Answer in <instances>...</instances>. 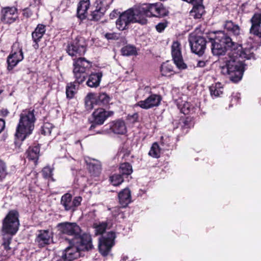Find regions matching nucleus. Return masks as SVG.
<instances>
[{"label": "nucleus", "instance_id": "nucleus-1", "mask_svg": "<svg viewBox=\"0 0 261 261\" xmlns=\"http://www.w3.org/2000/svg\"><path fill=\"white\" fill-rule=\"evenodd\" d=\"M241 59H255V55L251 48H243L238 44V48L228 54V57L221 60V72L227 75L231 81L237 83L242 79L245 70V65Z\"/></svg>", "mask_w": 261, "mask_h": 261}, {"label": "nucleus", "instance_id": "nucleus-2", "mask_svg": "<svg viewBox=\"0 0 261 261\" xmlns=\"http://www.w3.org/2000/svg\"><path fill=\"white\" fill-rule=\"evenodd\" d=\"M19 213L16 210L9 211L3 220L2 233L3 234L2 246L5 250L11 253L13 252L10 246L12 236L18 230L19 226Z\"/></svg>", "mask_w": 261, "mask_h": 261}, {"label": "nucleus", "instance_id": "nucleus-3", "mask_svg": "<svg viewBox=\"0 0 261 261\" xmlns=\"http://www.w3.org/2000/svg\"><path fill=\"white\" fill-rule=\"evenodd\" d=\"M69 245L63 251L62 258L64 261H71L80 256V251L88 250L93 247L91 237L83 233V237L68 239Z\"/></svg>", "mask_w": 261, "mask_h": 261}, {"label": "nucleus", "instance_id": "nucleus-4", "mask_svg": "<svg viewBox=\"0 0 261 261\" xmlns=\"http://www.w3.org/2000/svg\"><path fill=\"white\" fill-rule=\"evenodd\" d=\"M208 40L211 43V50L214 56L223 55L228 50L232 53L238 48V44L223 31L211 33Z\"/></svg>", "mask_w": 261, "mask_h": 261}, {"label": "nucleus", "instance_id": "nucleus-5", "mask_svg": "<svg viewBox=\"0 0 261 261\" xmlns=\"http://www.w3.org/2000/svg\"><path fill=\"white\" fill-rule=\"evenodd\" d=\"M34 112V110H25L20 115L15 136L21 141H23L27 136L31 135L34 128L36 118Z\"/></svg>", "mask_w": 261, "mask_h": 261}, {"label": "nucleus", "instance_id": "nucleus-6", "mask_svg": "<svg viewBox=\"0 0 261 261\" xmlns=\"http://www.w3.org/2000/svg\"><path fill=\"white\" fill-rule=\"evenodd\" d=\"M73 73L74 77L79 83H82L86 79L87 73L91 67V63L85 58L78 57L77 59H73Z\"/></svg>", "mask_w": 261, "mask_h": 261}, {"label": "nucleus", "instance_id": "nucleus-7", "mask_svg": "<svg viewBox=\"0 0 261 261\" xmlns=\"http://www.w3.org/2000/svg\"><path fill=\"white\" fill-rule=\"evenodd\" d=\"M87 45L85 39L82 37L77 36L68 43L66 50L71 57L77 58L85 54Z\"/></svg>", "mask_w": 261, "mask_h": 261}, {"label": "nucleus", "instance_id": "nucleus-8", "mask_svg": "<svg viewBox=\"0 0 261 261\" xmlns=\"http://www.w3.org/2000/svg\"><path fill=\"white\" fill-rule=\"evenodd\" d=\"M110 100V97L106 93L99 94L89 93L85 98V102L87 109L90 110L94 108V105L107 107Z\"/></svg>", "mask_w": 261, "mask_h": 261}, {"label": "nucleus", "instance_id": "nucleus-9", "mask_svg": "<svg viewBox=\"0 0 261 261\" xmlns=\"http://www.w3.org/2000/svg\"><path fill=\"white\" fill-rule=\"evenodd\" d=\"M208 37L210 35L201 36L191 34L189 37V41L192 51L199 56L202 55L206 49Z\"/></svg>", "mask_w": 261, "mask_h": 261}, {"label": "nucleus", "instance_id": "nucleus-10", "mask_svg": "<svg viewBox=\"0 0 261 261\" xmlns=\"http://www.w3.org/2000/svg\"><path fill=\"white\" fill-rule=\"evenodd\" d=\"M143 5L149 18L164 17L168 15L169 11L160 3H144Z\"/></svg>", "mask_w": 261, "mask_h": 261}, {"label": "nucleus", "instance_id": "nucleus-11", "mask_svg": "<svg viewBox=\"0 0 261 261\" xmlns=\"http://www.w3.org/2000/svg\"><path fill=\"white\" fill-rule=\"evenodd\" d=\"M115 238V233L110 231L99 238L98 248L102 255L106 256L108 254L114 244V241Z\"/></svg>", "mask_w": 261, "mask_h": 261}, {"label": "nucleus", "instance_id": "nucleus-12", "mask_svg": "<svg viewBox=\"0 0 261 261\" xmlns=\"http://www.w3.org/2000/svg\"><path fill=\"white\" fill-rule=\"evenodd\" d=\"M132 17L133 23H137L142 25L148 23L147 15L143 4L129 9Z\"/></svg>", "mask_w": 261, "mask_h": 261}, {"label": "nucleus", "instance_id": "nucleus-13", "mask_svg": "<svg viewBox=\"0 0 261 261\" xmlns=\"http://www.w3.org/2000/svg\"><path fill=\"white\" fill-rule=\"evenodd\" d=\"M57 227L61 233L72 236V239L83 237L81 234L80 227L75 223H61L58 224Z\"/></svg>", "mask_w": 261, "mask_h": 261}, {"label": "nucleus", "instance_id": "nucleus-14", "mask_svg": "<svg viewBox=\"0 0 261 261\" xmlns=\"http://www.w3.org/2000/svg\"><path fill=\"white\" fill-rule=\"evenodd\" d=\"M82 198L81 196H76L72 199V196L69 193L63 195L61 199V204L64 207L66 211H74L82 202Z\"/></svg>", "mask_w": 261, "mask_h": 261}, {"label": "nucleus", "instance_id": "nucleus-15", "mask_svg": "<svg viewBox=\"0 0 261 261\" xmlns=\"http://www.w3.org/2000/svg\"><path fill=\"white\" fill-rule=\"evenodd\" d=\"M171 54L174 63L180 70L185 69L187 68L186 64L184 62L181 52L180 44L178 41L173 42L171 46Z\"/></svg>", "mask_w": 261, "mask_h": 261}, {"label": "nucleus", "instance_id": "nucleus-16", "mask_svg": "<svg viewBox=\"0 0 261 261\" xmlns=\"http://www.w3.org/2000/svg\"><path fill=\"white\" fill-rule=\"evenodd\" d=\"M113 114V112L107 111L103 108L96 109L92 114L93 120L89 129L91 130L94 128L96 125L103 124L106 120Z\"/></svg>", "mask_w": 261, "mask_h": 261}, {"label": "nucleus", "instance_id": "nucleus-17", "mask_svg": "<svg viewBox=\"0 0 261 261\" xmlns=\"http://www.w3.org/2000/svg\"><path fill=\"white\" fill-rule=\"evenodd\" d=\"M110 2L106 0H97L95 2V9L92 12L91 20L98 21L104 15L109 7Z\"/></svg>", "mask_w": 261, "mask_h": 261}, {"label": "nucleus", "instance_id": "nucleus-18", "mask_svg": "<svg viewBox=\"0 0 261 261\" xmlns=\"http://www.w3.org/2000/svg\"><path fill=\"white\" fill-rule=\"evenodd\" d=\"M162 97L160 95L152 94L145 100L138 102L136 105L143 109L147 110L159 106Z\"/></svg>", "mask_w": 261, "mask_h": 261}, {"label": "nucleus", "instance_id": "nucleus-19", "mask_svg": "<svg viewBox=\"0 0 261 261\" xmlns=\"http://www.w3.org/2000/svg\"><path fill=\"white\" fill-rule=\"evenodd\" d=\"M1 20L7 23H12L17 18V9L15 7H7L1 10Z\"/></svg>", "mask_w": 261, "mask_h": 261}, {"label": "nucleus", "instance_id": "nucleus-20", "mask_svg": "<svg viewBox=\"0 0 261 261\" xmlns=\"http://www.w3.org/2000/svg\"><path fill=\"white\" fill-rule=\"evenodd\" d=\"M133 23L132 17L129 9L119 15L116 21L117 28L121 31H123L128 28L130 23Z\"/></svg>", "mask_w": 261, "mask_h": 261}, {"label": "nucleus", "instance_id": "nucleus-21", "mask_svg": "<svg viewBox=\"0 0 261 261\" xmlns=\"http://www.w3.org/2000/svg\"><path fill=\"white\" fill-rule=\"evenodd\" d=\"M53 238V233L49 230H38L35 239L36 243L39 247H43L49 244Z\"/></svg>", "mask_w": 261, "mask_h": 261}, {"label": "nucleus", "instance_id": "nucleus-22", "mask_svg": "<svg viewBox=\"0 0 261 261\" xmlns=\"http://www.w3.org/2000/svg\"><path fill=\"white\" fill-rule=\"evenodd\" d=\"M250 22V33L261 39V13H255L251 18Z\"/></svg>", "mask_w": 261, "mask_h": 261}, {"label": "nucleus", "instance_id": "nucleus-23", "mask_svg": "<svg viewBox=\"0 0 261 261\" xmlns=\"http://www.w3.org/2000/svg\"><path fill=\"white\" fill-rule=\"evenodd\" d=\"M23 59V53L21 49H18L17 51L12 53L7 58V69L11 70L16 65Z\"/></svg>", "mask_w": 261, "mask_h": 261}, {"label": "nucleus", "instance_id": "nucleus-24", "mask_svg": "<svg viewBox=\"0 0 261 261\" xmlns=\"http://www.w3.org/2000/svg\"><path fill=\"white\" fill-rule=\"evenodd\" d=\"M202 0L200 2L195 1L194 3H190L193 4V9L191 10L190 15L194 18L198 19L201 17L204 13V7L202 4Z\"/></svg>", "mask_w": 261, "mask_h": 261}, {"label": "nucleus", "instance_id": "nucleus-25", "mask_svg": "<svg viewBox=\"0 0 261 261\" xmlns=\"http://www.w3.org/2000/svg\"><path fill=\"white\" fill-rule=\"evenodd\" d=\"M110 126L112 132L115 134L123 135L126 132V127L122 120L118 119L113 121Z\"/></svg>", "mask_w": 261, "mask_h": 261}, {"label": "nucleus", "instance_id": "nucleus-26", "mask_svg": "<svg viewBox=\"0 0 261 261\" xmlns=\"http://www.w3.org/2000/svg\"><path fill=\"white\" fill-rule=\"evenodd\" d=\"M119 201L122 207H126L131 202V194L129 189L125 188L118 193Z\"/></svg>", "mask_w": 261, "mask_h": 261}, {"label": "nucleus", "instance_id": "nucleus-27", "mask_svg": "<svg viewBox=\"0 0 261 261\" xmlns=\"http://www.w3.org/2000/svg\"><path fill=\"white\" fill-rule=\"evenodd\" d=\"M102 73L101 72L91 73L86 82L87 85L91 88H97L99 86Z\"/></svg>", "mask_w": 261, "mask_h": 261}, {"label": "nucleus", "instance_id": "nucleus-28", "mask_svg": "<svg viewBox=\"0 0 261 261\" xmlns=\"http://www.w3.org/2000/svg\"><path fill=\"white\" fill-rule=\"evenodd\" d=\"M40 146L39 145L30 147L26 152L27 157L29 160L33 161L36 165L40 155Z\"/></svg>", "mask_w": 261, "mask_h": 261}, {"label": "nucleus", "instance_id": "nucleus-29", "mask_svg": "<svg viewBox=\"0 0 261 261\" xmlns=\"http://www.w3.org/2000/svg\"><path fill=\"white\" fill-rule=\"evenodd\" d=\"M89 0L81 1L77 8V15L81 19L85 18V14L87 13L90 6Z\"/></svg>", "mask_w": 261, "mask_h": 261}, {"label": "nucleus", "instance_id": "nucleus-30", "mask_svg": "<svg viewBox=\"0 0 261 261\" xmlns=\"http://www.w3.org/2000/svg\"><path fill=\"white\" fill-rule=\"evenodd\" d=\"M160 70L163 76H169L176 73L174 70L173 65L172 63L169 61H167L162 64Z\"/></svg>", "mask_w": 261, "mask_h": 261}, {"label": "nucleus", "instance_id": "nucleus-31", "mask_svg": "<svg viewBox=\"0 0 261 261\" xmlns=\"http://www.w3.org/2000/svg\"><path fill=\"white\" fill-rule=\"evenodd\" d=\"M89 172L94 176H97L100 172L101 165L98 161L93 160L89 163L86 161Z\"/></svg>", "mask_w": 261, "mask_h": 261}, {"label": "nucleus", "instance_id": "nucleus-32", "mask_svg": "<svg viewBox=\"0 0 261 261\" xmlns=\"http://www.w3.org/2000/svg\"><path fill=\"white\" fill-rule=\"evenodd\" d=\"M45 32V27L43 24H39L35 31L32 33V36L34 41H40Z\"/></svg>", "mask_w": 261, "mask_h": 261}, {"label": "nucleus", "instance_id": "nucleus-33", "mask_svg": "<svg viewBox=\"0 0 261 261\" xmlns=\"http://www.w3.org/2000/svg\"><path fill=\"white\" fill-rule=\"evenodd\" d=\"M178 107L180 112L185 115L194 113L196 109H197V108L187 101L182 102L181 104H178Z\"/></svg>", "mask_w": 261, "mask_h": 261}, {"label": "nucleus", "instance_id": "nucleus-34", "mask_svg": "<svg viewBox=\"0 0 261 261\" xmlns=\"http://www.w3.org/2000/svg\"><path fill=\"white\" fill-rule=\"evenodd\" d=\"M119 173L125 178L130 175L133 172L132 165L128 163L121 164L119 168Z\"/></svg>", "mask_w": 261, "mask_h": 261}, {"label": "nucleus", "instance_id": "nucleus-35", "mask_svg": "<svg viewBox=\"0 0 261 261\" xmlns=\"http://www.w3.org/2000/svg\"><path fill=\"white\" fill-rule=\"evenodd\" d=\"M80 84L75 80L73 83H70L67 86L66 93L67 98H72L73 97Z\"/></svg>", "mask_w": 261, "mask_h": 261}, {"label": "nucleus", "instance_id": "nucleus-36", "mask_svg": "<svg viewBox=\"0 0 261 261\" xmlns=\"http://www.w3.org/2000/svg\"><path fill=\"white\" fill-rule=\"evenodd\" d=\"M222 87L221 84L217 83L215 85H213L210 87V91L212 96L218 97L222 94Z\"/></svg>", "mask_w": 261, "mask_h": 261}, {"label": "nucleus", "instance_id": "nucleus-37", "mask_svg": "<svg viewBox=\"0 0 261 261\" xmlns=\"http://www.w3.org/2000/svg\"><path fill=\"white\" fill-rule=\"evenodd\" d=\"M111 183L114 186L120 185L124 180V177L120 173L114 174L110 177Z\"/></svg>", "mask_w": 261, "mask_h": 261}, {"label": "nucleus", "instance_id": "nucleus-38", "mask_svg": "<svg viewBox=\"0 0 261 261\" xmlns=\"http://www.w3.org/2000/svg\"><path fill=\"white\" fill-rule=\"evenodd\" d=\"M148 154L154 158H159L160 156V148L156 142L153 143L149 151Z\"/></svg>", "mask_w": 261, "mask_h": 261}, {"label": "nucleus", "instance_id": "nucleus-39", "mask_svg": "<svg viewBox=\"0 0 261 261\" xmlns=\"http://www.w3.org/2000/svg\"><path fill=\"white\" fill-rule=\"evenodd\" d=\"M136 48L133 46L127 45L121 49V53L123 56H133L136 54Z\"/></svg>", "mask_w": 261, "mask_h": 261}, {"label": "nucleus", "instance_id": "nucleus-40", "mask_svg": "<svg viewBox=\"0 0 261 261\" xmlns=\"http://www.w3.org/2000/svg\"><path fill=\"white\" fill-rule=\"evenodd\" d=\"M8 174L5 163L0 160V181H2Z\"/></svg>", "mask_w": 261, "mask_h": 261}, {"label": "nucleus", "instance_id": "nucleus-41", "mask_svg": "<svg viewBox=\"0 0 261 261\" xmlns=\"http://www.w3.org/2000/svg\"><path fill=\"white\" fill-rule=\"evenodd\" d=\"M108 224L106 222H102L100 223L98 225L95 227V234H102L105 231Z\"/></svg>", "mask_w": 261, "mask_h": 261}, {"label": "nucleus", "instance_id": "nucleus-42", "mask_svg": "<svg viewBox=\"0 0 261 261\" xmlns=\"http://www.w3.org/2000/svg\"><path fill=\"white\" fill-rule=\"evenodd\" d=\"M42 172L44 178H49L53 175V169L50 167L47 166L43 169Z\"/></svg>", "mask_w": 261, "mask_h": 261}, {"label": "nucleus", "instance_id": "nucleus-43", "mask_svg": "<svg viewBox=\"0 0 261 261\" xmlns=\"http://www.w3.org/2000/svg\"><path fill=\"white\" fill-rule=\"evenodd\" d=\"M167 25L168 21L167 20H164L156 24L155 28L158 32H162L167 27Z\"/></svg>", "mask_w": 261, "mask_h": 261}, {"label": "nucleus", "instance_id": "nucleus-44", "mask_svg": "<svg viewBox=\"0 0 261 261\" xmlns=\"http://www.w3.org/2000/svg\"><path fill=\"white\" fill-rule=\"evenodd\" d=\"M138 113H135L133 115H128L127 116V120L130 123L134 124L138 121Z\"/></svg>", "mask_w": 261, "mask_h": 261}, {"label": "nucleus", "instance_id": "nucleus-45", "mask_svg": "<svg viewBox=\"0 0 261 261\" xmlns=\"http://www.w3.org/2000/svg\"><path fill=\"white\" fill-rule=\"evenodd\" d=\"M52 128L51 124L49 123L44 124L42 127V131L44 135H49L51 133V129Z\"/></svg>", "mask_w": 261, "mask_h": 261}, {"label": "nucleus", "instance_id": "nucleus-46", "mask_svg": "<svg viewBox=\"0 0 261 261\" xmlns=\"http://www.w3.org/2000/svg\"><path fill=\"white\" fill-rule=\"evenodd\" d=\"M228 31L232 33L234 36H238L240 34V28L238 24L231 27Z\"/></svg>", "mask_w": 261, "mask_h": 261}, {"label": "nucleus", "instance_id": "nucleus-47", "mask_svg": "<svg viewBox=\"0 0 261 261\" xmlns=\"http://www.w3.org/2000/svg\"><path fill=\"white\" fill-rule=\"evenodd\" d=\"M105 37L108 40H117L119 37L115 33H108L105 35Z\"/></svg>", "mask_w": 261, "mask_h": 261}, {"label": "nucleus", "instance_id": "nucleus-48", "mask_svg": "<svg viewBox=\"0 0 261 261\" xmlns=\"http://www.w3.org/2000/svg\"><path fill=\"white\" fill-rule=\"evenodd\" d=\"M112 213L113 217L115 218L120 214H121L122 215H123L121 211V208L118 207H115L113 208L112 210Z\"/></svg>", "mask_w": 261, "mask_h": 261}, {"label": "nucleus", "instance_id": "nucleus-49", "mask_svg": "<svg viewBox=\"0 0 261 261\" xmlns=\"http://www.w3.org/2000/svg\"><path fill=\"white\" fill-rule=\"evenodd\" d=\"M234 25H236V24H234L232 21L227 20L224 24V27L225 29L228 31L231 27H234Z\"/></svg>", "mask_w": 261, "mask_h": 261}, {"label": "nucleus", "instance_id": "nucleus-50", "mask_svg": "<svg viewBox=\"0 0 261 261\" xmlns=\"http://www.w3.org/2000/svg\"><path fill=\"white\" fill-rule=\"evenodd\" d=\"M23 15L24 16L28 18L32 15V13L28 9H26L23 10Z\"/></svg>", "mask_w": 261, "mask_h": 261}, {"label": "nucleus", "instance_id": "nucleus-51", "mask_svg": "<svg viewBox=\"0 0 261 261\" xmlns=\"http://www.w3.org/2000/svg\"><path fill=\"white\" fill-rule=\"evenodd\" d=\"M119 14V12H118L117 10H114L112 12H111L110 14V17L111 19H113L115 18L117 16H118Z\"/></svg>", "mask_w": 261, "mask_h": 261}, {"label": "nucleus", "instance_id": "nucleus-52", "mask_svg": "<svg viewBox=\"0 0 261 261\" xmlns=\"http://www.w3.org/2000/svg\"><path fill=\"white\" fill-rule=\"evenodd\" d=\"M9 113V112L7 109H2L0 110L1 116L6 117L8 115Z\"/></svg>", "mask_w": 261, "mask_h": 261}, {"label": "nucleus", "instance_id": "nucleus-53", "mask_svg": "<svg viewBox=\"0 0 261 261\" xmlns=\"http://www.w3.org/2000/svg\"><path fill=\"white\" fill-rule=\"evenodd\" d=\"M5 126V122L4 120L0 118V133L3 130Z\"/></svg>", "mask_w": 261, "mask_h": 261}, {"label": "nucleus", "instance_id": "nucleus-54", "mask_svg": "<svg viewBox=\"0 0 261 261\" xmlns=\"http://www.w3.org/2000/svg\"><path fill=\"white\" fill-rule=\"evenodd\" d=\"M206 63L204 61H199L197 64V67H204L206 65Z\"/></svg>", "mask_w": 261, "mask_h": 261}, {"label": "nucleus", "instance_id": "nucleus-55", "mask_svg": "<svg viewBox=\"0 0 261 261\" xmlns=\"http://www.w3.org/2000/svg\"><path fill=\"white\" fill-rule=\"evenodd\" d=\"M188 121L187 119L184 122V125L182 126V127L184 128H188L190 127V125L188 123Z\"/></svg>", "mask_w": 261, "mask_h": 261}, {"label": "nucleus", "instance_id": "nucleus-56", "mask_svg": "<svg viewBox=\"0 0 261 261\" xmlns=\"http://www.w3.org/2000/svg\"><path fill=\"white\" fill-rule=\"evenodd\" d=\"M35 42V44L33 45V47L35 49H37L39 47V44L38 42L39 41H34Z\"/></svg>", "mask_w": 261, "mask_h": 261}, {"label": "nucleus", "instance_id": "nucleus-57", "mask_svg": "<svg viewBox=\"0 0 261 261\" xmlns=\"http://www.w3.org/2000/svg\"><path fill=\"white\" fill-rule=\"evenodd\" d=\"M128 259V257L125 255H123L122 259L120 261H126Z\"/></svg>", "mask_w": 261, "mask_h": 261}, {"label": "nucleus", "instance_id": "nucleus-58", "mask_svg": "<svg viewBox=\"0 0 261 261\" xmlns=\"http://www.w3.org/2000/svg\"><path fill=\"white\" fill-rule=\"evenodd\" d=\"M96 134H103L104 133V131L103 130H98V131L96 132Z\"/></svg>", "mask_w": 261, "mask_h": 261}]
</instances>
